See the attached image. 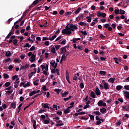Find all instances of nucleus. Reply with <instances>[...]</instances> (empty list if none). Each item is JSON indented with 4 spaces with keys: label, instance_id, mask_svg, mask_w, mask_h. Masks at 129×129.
Wrapping results in <instances>:
<instances>
[{
    "label": "nucleus",
    "instance_id": "45",
    "mask_svg": "<svg viewBox=\"0 0 129 129\" xmlns=\"http://www.w3.org/2000/svg\"><path fill=\"white\" fill-rule=\"evenodd\" d=\"M113 59L115 61L116 64H118L119 63L118 59L117 58V57H114Z\"/></svg>",
    "mask_w": 129,
    "mask_h": 129
},
{
    "label": "nucleus",
    "instance_id": "21",
    "mask_svg": "<svg viewBox=\"0 0 129 129\" xmlns=\"http://www.w3.org/2000/svg\"><path fill=\"white\" fill-rule=\"evenodd\" d=\"M81 11V8H78L77 10L74 12L76 15L79 14V12Z\"/></svg>",
    "mask_w": 129,
    "mask_h": 129
},
{
    "label": "nucleus",
    "instance_id": "62",
    "mask_svg": "<svg viewBox=\"0 0 129 129\" xmlns=\"http://www.w3.org/2000/svg\"><path fill=\"white\" fill-rule=\"evenodd\" d=\"M35 50V46H32L29 49V51H34Z\"/></svg>",
    "mask_w": 129,
    "mask_h": 129
},
{
    "label": "nucleus",
    "instance_id": "64",
    "mask_svg": "<svg viewBox=\"0 0 129 129\" xmlns=\"http://www.w3.org/2000/svg\"><path fill=\"white\" fill-rule=\"evenodd\" d=\"M18 78V76L15 75L12 77V80H15V79H17Z\"/></svg>",
    "mask_w": 129,
    "mask_h": 129
},
{
    "label": "nucleus",
    "instance_id": "27",
    "mask_svg": "<svg viewBox=\"0 0 129 129\" xmlns=\"http://www.w3.org/2000/svg\"><path fill=\"white\" fill-rule=\"evenodd\" d=\"M80 40H81V39L79 38H73V40H72V41L73 42V43H76L77 41H79Z\"/></svg>",
    "mask_w": 129,
    "mask_h": 129
},
{
    "label": "nucleus",
    "instance_id": "8",
    "mask_svg": "<svg viewBox=\"0 0 129 129\" xmlns=\"http://www.w3.org/2000/svg\"><path fill=\"white\" fill-rule=\"evenodd\" d=\"M95 92L96 95H97V96L100 95V94L101 93L100 92V90H99V89L97 87H96V90H95Z\"/></svg>",
    "mask_w": 129,
    "mask_h": 129
},
{
    "label": "nucleus",
    "instance_id": "52",
    "mask_svg": "<svg viewBox=\"0 0 129 129\" xmlns=\"http://www.w3.org/2000/svg\"><path fill=\"white\" fill-rule=\"evenodd\" d=\"M60 47H61V45H57L55 46V48L56 50H59V49H60Z\"/></svg>",
    "mask_w": 129,
    "mask_h": 129
},
{
    "label": "nucleus",
    "instance_id": "18",
    "mask_svg": "<svg viewBox=\"0 0 129 129\" xmlns=\"http://www.w3.org/2000/svg\"><path fill=\"white\" fill-rule=\"evenodd\" d=\"M90 96L91 97H92V98H96V95L95 94V93L94 92L92 91L90 93Z\"/></svg>",
    "mask_w": 129,
    "mask_h": 129
},
{
    "label": "nucleus",
    "instance_id": "25",
    "mask_svg": "<svg viewBox=\"0 0 129 129\" xmlns=\"http://www.w3.org/2000/svg\"><path fill=\"white\" fill-rule=\"evenodd\" d=\"M116 89L118 91L121 90V89H122V86L120 85H118L116 87Z\"/></svg>",
    "mask_w": 129,
    "mask_h": 129
},
{
    "label": "nucleus",
    "instance_id": "29",
    "mask_svg": "<svg viewBox=\"0 0 129 129\" xmlns=\"http://www.w3.org/2000/svg\"><path fill=\"white\" fill-rule=\"evenodd\" d=\"M16 106H17V105L15 103H12L11 104V107H12V108H14V109L16 108Z\"/></svg>",
    "mask_w": 129,
    "mask_h": 129
},
{
    "label": "nucleus",
    "instance_id": "38",
    "mask_svg": "<svg viewBox=\"0 0 129 129\" xmlns=\"http://www.w3.org/2000/svg\"><path fill=\"white\" fill-rule=\"evenodd\" d=\"M22 105H23V103H21L19 105L18 107V113H19L20 111H21V108L22 107Z\"/></svg>",
    "mask_w": 129,
    "mask_h": 129
},
{
    "label": "nucleus",
    "instance_id": "63",
    "mask_svg": "<svg viewBox=\"0 0 129 129\" xmlns=\"http://www.w3.org/2000/svg\"><path fill=\"white\" fill-rule=\"evenodd\" d=\"M64 14V10H61L59 11V15H63Z\"/></svg>",
    "mask_w": 129,
    "mask_h": 129
},
{
    "label": "nucleus",
    "instance_id": "19",
    "mask_svg": "<svg viewBox=\"0 0 129 129\" xmlns=\"http://www.w3.org/2000/svg\"><path fill=\"white\" fill-rule=\"evenodd\" d=\"M31 121L33 123V128L34 129H36L37 128V126H36V120L32 119Z\"/></svg>",
    "mask_w": 129,
    "mask_h": 129
},
{
    "label": "nucleus",
    "instance_id": "60",
    "mask_svg": "<svg viewBox=\"0 0 129 129\" xmlns=\"http://www.w3.org/2000/svg\"><path fill=\"white\" fill-rule=\"evenodd\" d=\"M78 49H79V50H84V48H83V47L81 46L78 45L77 47Z\"/></svg>",
    "mask_w": 129,
    "mask_h": 129
},
{
    "label": "nucleus",
    "instance_id": "26",
    "mask_svg": "<svg viewBox=\"0 0 129 129\" xmlns=\"http://www.w3.org/2000/svg\"><path fill=\"white\" fill-rule=\"evenodd\" d=\"M4 78H5V79H9L10 78V76L7 74H3Z\"/></svg>",
    "mask_w": 129,
    "mask_h": 129
},
{
    "label": "nucleus",
    "instance_id": "40",
    "mask_svg": "<svg viewBox=\"0 0 129 129\" xmlns=\"http://www.w3.org/2000/svg\"><path fill=\"white\" fill-rule=\"evenodd\" d=\"M125 14V11L122 10V9H120V15H124Z\"/></svg>",
    "mask_w": 129,
    "mask_h": 129
},
{
    "label": "nucleus",
    "instance_id": "55",
    "mask_svg": "<svg viewBox=\"0 0 129 129\" xmlns=\"http://www.w3.org/2000/svg\"><path fill=\"white\" fill-rule=\"evenodd\" d=\"M80 88L81 89H83V88H84V84H83V83H80Z\"/></svg>",
    "mask_w": 129,
    "mask_h": 129
},
{
    "label": "nucleus",
    "instance_id": "53",
    "mask_svg": "<svg viewBox=\"0 0 129 129\" xmlns=\"http://www.w3.org/2000/svg\"><path fill=\"white\" fill-rule=\"evenodd\" d=\"M13 68H14V66L13 65H10L8 67L9 70H11V71L13 70Z\"/></svg>",
    "mask_w": 129,
    "mask_h": 129
},
{
    "label": "nucleus",
    "instance_id": "32",
    "mask_svg": "<svg viewBox=\"0 0 129 129\" xmlns=\"http://www.w3.org/2000/svg\"><path fill=\"white\" fill-rule=\"evenodd\" d=\"M24 48H30L31 47V44H29V43H27L26 45L23 46Z\"/></svg>",
    "mask_w": 129,
    "mask_h": 129
},
{
    "label": "nucleus",
    "instance_id": "1",
    "mask_svg": "<svg viewBox=\"0 0 129 129\" xmlns=\"http://www.w3.org/2000/svg\"><path fill=\"white\" fill-rule=\"evenodd\" d=\"M69 24H68L65 29H63L61 31V34L62 35H71L72 34V32L70 31V27H69Z\"/></svg>",
    "mask_w": 129,
    "mask_h": 129
},
{
    "label": "nucleus",
    "instance_id": "43",
    "mask_svg": "<svg viewBox=\"0 0 129 129\" xmlns=\"http://www.w3.org/2000/svg\"><path fill=\"white\" fill-rule=\"evenodd\" d=\"M55 92L57 93V94H59L60 93V92L61 91V90L60 89H55L54 90Z\"/></svg>",
    "mask_w": 129,
    "mask_h": 129
},
{
    "label": "nucleus",
    "instance_id": "16",
    "mask_svg": "<svg viewBox=\"0 0 129 129\" xmlns=\"http://www.w3.org/2000/svg\"><path fill=\"white\" fill-rule=\"evenodd\" d=\"M14 39H16L15 35H13L11 37V39L10 40V41H8V43L9 44H12V43H13V40H14Z\"/></svg>",
    "mask_w": 129,
    "mask_h": 129
},
{
    "label": "nucleus",
    "instance_id": "56",
    "mask_svg": "<svg viewBox=\"0 0 129 129\" xmlns=\"http://www.w3.org/2000/svg\"><path fill=\"white\" fill-rule=\"evenodd\" d=\"M44 111L45 112L46 110H43V109H41L39 110V113H43V112H44Z\"/></svg>",
    "mask_w": 129,
    "mask_h": 129
},
{
    "label": "nucleus",
    "instance_id": "54",
    "mask_svg": "<svg viewBox=\"0 0 129 129\" xmlns=\"http://www.w3.org/2000/svg\"><path fill=\"white\" fill-rule=\"evenodd\" d=\"M94 59L95 60H97V61H100L99 57H98V56H97V55L95 56Z\"/></svg>",
    "mask_w": 129,
    "mask_h": 129
},
{
    "label": "nucleus",
    "instance_id": "22",
    "mask_svg": "<svg viewBox=\"0 0 129 129\" xmlns=\"http://www.w3.org/2000/svg\"><path fill=\"white\" fill-rule=\"evenodd\" d=\"M13 45H14L15 46H17V44H18V39H16L13 40Z\"/></svg>",
    "mask_w": 129,
    "mask_h": 129
},
{
    "label": "nucleus",
    "instance_id": "15",
    "mask_svg": "<svg viewBox=\"0 0 129 129\" xmlns=\"http://www.w3.org/2000/svg\"><path fill=\"white\" fill-rule=\"evenodd\" d=\"M69 94V91L66 92L65 91L63 93H60V94L61 95L62 97H66L67 96V95Z\"/></svg>",
    "mask_w": 129,
    "mask_h": 129
},
{
    "label": "nucleus",
    "instance_id": "30",
    "mask_svg": "<svg viewBox=\"0 0 129 129\" xmlns=\"http://www.w3.org/2000/svg\"><path fill=\"white\" fill-rule=\"evenodd\" d=\"M14 34V33L12 32L11 31L8 34V35L7 36L6 38L7 39H10V37H11V36H12V35Z\"/></svg>",
    "mask_w": 129,
    "mask_h": 129
},
{
    "label": "nucleus",
    "instance_id": "9",
    "mask_svg": "<svg viewBox=\"0 0 129 129\" xmlns=\"http://www.w3.org/2000/svg\"><path fill=\"white\" fill-rule=\"evenodd\" d=\"M110 86L107 83H105L104 84V88L105 90H107V89H109Z\"/></svg>",
    "mask_w": 129,
    "mask_h": 129
},
{
    "label": "nucleus",
    "instance_id": "23",
    "mask_svg": "<svg viewBox=\"0 0 129 129\" xmlns=\"http://www.w3.org/2000/svg\"><path fill=\"white\" fill-rule=\"evenodd\" d=\"M115 80V78H110L109 80H108V82H110V83H114V81Z\"/></svg>",
    "mask_w": 129,
    "mask_h": 129
},
{
    "label": "nucleus",
    "instance_id": "58",
    "mask_svg": "<svg viewBox=\"0 0 129 129\" xmlns=\"http://www.w3.org/2000/svg\"><path fill=\"white\" fill-rule=\"evenodd\" d=\"M11 61V58H8L5 60V63H8V62H10Z\"/></svg>",
    "mask_w": 129,
    "mask_h": 129
},
{
    "label": "nucleus",
    "instance_id": "57",
    "mask_svg": "<svg viewBox=\"0 0 129 129\" xmlns=\"http://www.w3.org/2000/svg\"><path fill=\"white\" fill-rule=\"evenodd\" d=\"M88 107H91L90 105L86 104L84 107V109H86L87 108H88Z\"/></svg>",
    "mask_w": 129,
    "mask_h": 129
},
{
    "label": "nucleus",
    "instance_id": "14",
    "mask_svg": "<svg viewBox=\"0 0 129 129\" xmlns=\"http://www.w3.org/2000/svg\"><path fill=\"white\" fill-rule=\"evenodd\" d=\"M124 96H125V98L127 99H129V92L125 91L124 92Z\"/></svg>",
    "mask_w": 129,
    "mask_h": 129
},
{
    "label": "nucleus",
    "instance_id": "44",
    "mask_svg": "<svg viewBox=\"0 0 129 129\" xmlns=\"http://www.w3.org/2000/svg\"><path fill=\"white\" fill-rule=\"evenodd\" d=\"M81 34H82V35H84L85 36H86L87 35V32L86 31H85L83 32V31H80Z\"/></svg>",
    "mask_w": 129,
    "mask_h": 129
},
{
    "label": "nucleus",
    "instance_id": "4",
    "mask_svg": "<svg viewBox=\"0 0 129 129\" xmlns=\"http://www.w3.org/2000/svg\"><path fill=\"white\" fill-rule=\"evenodd\" d=\"M66 80L68 81L69 84H71V82L69 80V73L68 72V71H67L66 73Z\"/></svg>",
    "mask_w": 129,
    "mask_h": 129
},
{
    "label": "nucleus",
    "instance_id": "42",
    "mask_svg": "<svg viewBox=\"0 0 129 129\" xmlns=\"http://www.w3.org/2000/svg\"><path fill=\"white\" fill-rule=\"evenodd\" d=\"M34 94H36V92L33 91L29 93V96H33Z\"/></svg>",
    "mask_w": 129,
    "mask_h": 129
},
{
    "label": "nucleus",
    "instance_id": "7",
    "mask_svg": "<svg viewBox=\"0 0 129 129\" xmlns=\"http://www.w3.org/2000/svg\"><path fill=\"white\" fill-rule=\"evenodd\" d=\"M30 61L33 63L35 60H36V55L34 54H33L32 56L30 57Z\"/></svg>",
    "mask_w": 129,
    "mask_h": 129
},
{
    "label": "nucleus",
    "instance_id": "47",
    "mask_svg": "<svg viewBox=\"0 0 129 129\" xmlns=\"http://www.w3.org/2000/svg\"><path fill=\"white\" fill-rule=\"evenodd\" d=\"M30 85H31L30 84V83L27 82V84H26L25 85H23V87H24L25 88H26V87H28L30 86Z\"/></svg>",
    "mask_w": 129,
    "mask_h": 129
},
{
    "label": "nucleus",
    "instance_id": "24",
    "mask_svg": "<svg viewBox=\"0 0 129 129\" xmlns=\"http://www.w3.org/2000/svg\"><path fill=\"white\" fill-rule=\"evenodd\" d=\"M6 57H11V56H12V53L10 51H8L6 52Z\"/></svg>",
    "mask_w": 129,
    "mask_h": 129
},
{
    "label": "nucleus",
    "instance_id": "5",
    "mask_svg": "<svg viewBox=\"0 0 129 129\" xmlns=\"http://www.w3.org/2000/svg\"><path fill=\"white\" fill-rule=\"evenodd\" d=\"M39 3V0H35L33 2V4L32 5H31L30 6H29V9H32V8L34 7V5L35 6H36V5H37V4Z\"/></svg>",
    "mask_w": 129,
    "mask_h": 129
},
{
    "label": "nucleus",
    "instance_id": "61",
    "mask_svg": "<svg viewBox=\"0 0 129 129\" xmlns=\"http://www.w3.org/2000/svg\"><path fill=\"white\" fill-rule=\"evenodd\" d=\"M102 14L101 12H99L97 13V17H100L102 16Z\"/></svg>",
    "mask_w": 129,
    "mask_h": 129
},
{
    "label": "nucleus",
    "instance_id": "6",
    "mask_svg": "<svg viewBox=\"0 0 129 129\" xmlns=\"http://www.w3.org/2000/svg\"><path fill=\"white\" fill-rule=\"evenodd\" d=\"M60 53H61L62 54H65V53L67 52V49L65 47H62L60 48Z\"/></svg>",
    "mask_w": 129,
    "mask_h": 129
},
{
    "label": "nucleus",
    "instance_id": "37",
    "mask_svg": "<svg viewBox=\"0 0 129 129\" xmlns=\"http://www.w3.org/2000/svg\"><path fill=\"white\" fill-rule=\"evenodd\" d=\"M78 24L80 25V26H86V25H87V24H86V23H84L83 22H81Z\"/></svg>",
    "mask_w": 129,
    "mask_h": 129
},
{
    "label": "nucleus",
    "instance_id": "17",
    "mask_svg": "<svg viewBox=\"0 0 129 129\" xmlns=\"http://www.w3.org/2000/svg\"><path fill=\"white\" fill-rule=\"evenodd\" d=\"M42 105V108H47V107H48V105H49V104H48L47 103H42L41 104Z\"/></svg>",
    "mask_w": 129,
    "mask_h": 129
},
{
    "label": "nucleus",
    "instance_id": "10",
    "mask_svg": "<svg viewBox=\"0 0 129 129\" xmlns=\"http://www.w3.org/2000/svg\"><path fill=\"white\" fill-rule=\"evenodd\" d=\"M53 119H55V121H56V122H57V123H62V120H59V119H60V118L59 117H54Z\"/></svg>",
    "mask_w": 129,
    "mask_h": 129
},
{
    "label": "nucleus",
    "instance_id": "59",
    "mask_svg": "<svg viewBox=\"0 0 129 129\" xmlns=\"http://www.w3.org/2000/svg\"><path fill=\"white\" fill-rule=\"evenodd\" d=\"M124 89H125L126 90H129V85H125L124 86Z\"/></svg>",
    "mask_w": 129,
    "mask_h": 129
},
{
    "label": "nucleus",
    "instance_id": "33",
    "mask_svg": "<svg viewBox=\"0 0 129 129\" xmlns=\"http://www.w3.org/2000/svg\"><path fill=\"white\" fill-rule=\"evenodd\" d=\"M51 53H53V54H57V53H56V49H55V47H52L51 48Z\"/></svg>",
    "mask_w": 129,
    "mask_h": 129
},
{
    "label": "nucleus",
    "instance_id": "48",
    "mask_svg": "<svg viewBox=\"0 0 129 129\" xmlns=\"http://www.w3.org/2000/svg\"><path fill=\"white\" fill-rule=\"evenodd\" d=\"M89 116L90 117L91 120H94V116L93 115L89 114Z\"/></svg>",
    "mask_w": 129,
    "mask_h": 129
},
{
    "label": "nucleus",
    "instance_id": "28",
    "mask_svg": "<svg viewBox=\"0 0 129 129\" xmlns=\"http://www.w3.org/2000/svg\"><path fill=\"white\" fill-rule=\"evenodd\" d=\"M33 84L35 86H38V85H39V80H36L35 82H34Z\"/></svg>",
    "mask_w": 129,
    "mask_h": 129
},
{
    "label": "nucleus",
    "instance_id": "39",
    "mask_svg": "<svg viewBox=\"0 0 129 129\" xmlns=\"http://www.w3.org/2000/svg\"><path fill=\"white\" fill-rule=\"evenodd\" d=\"M99 73L100 75H105V74H106V72L103 71H100Z\"/></svg>",
    "mask_w": 129,
    "mask_h": 129
},
{
    "label": "nucleus",
    "instance_id": "51",
    "mask_svg": "<svg viewBox=\"0 0 129 129\" xmlns=\"http://www.w3.org/2000/svg\"><path fill=\"white\" fill-rule=\"evenodd\" d=\"M61 59H62L63 61H65L66 60V56H65V54H63L61 56Z\"/></svg>",
    "mask_w": 129,
    "mask_h": 129
},
{
    "label": "nucleus",
    "instance_id": "13",
    "mask_svg": "<svg viewBox=\"0 0 129 129\" xmlns=\"http://www.w3.org/2000/svg\"><path fill=\"white\" fill-rule=\"evenodd\" d=\"M86 114V113H85L84 111H82L79 113H75L74 114V115H75V116H78V115H82V114Z\"/></svg>",
    "mask_w": 129,
    "mask_h": 129
},
{
    "label": "nucleus",
    "instance_id": "50",
    "mask_svg": "<svg viewBox=\"0 0 129 129\" xmlns=\"http://www.w3.org/2000/svg\"><path fill=\"white\" fill-rule=\"evenodd\" d=\"M99 38H100L101 39H105L106 37L105 36L103 35V34H100Z\"/></svg>",
    "mask_w": 129,
    "mask_h": 129
},
{
    "label": "nucleus",
    "instance_id": "31",
    "mask_svg": "<svg viewBox=\"0 0 129 129\" xmlns=\"http://www.w3.org/2000/svg\"><path fill=\"white\" fill-rule=\"evenodd\" d=\"M72 98V96H69V97L68 98H64L63 100L64 101H68V100H69V99H71Z\"/></svg>",
    "mask_w": 129,
    "mask_h": 129
},
{
    "label": "nucleus",
    "instance_id": "2",
    "mask_svg": "<svg viewBox=\"0 0 129 129\" xmlns=\"http://www.w3.org/2000/svg\"><path fill=\"white\" fill-rule=\"evenodd\" d=\"M75 30H78V27L74 24H70V32H74Z\"/></svg>",
    "mask_w": 129,
    "mask_h": 129
},
{
    "label": "nucleus",
    "instance_id": "20",
    "mask_svg": "<svg viewBox=\"0 0 129 129\" xmlns=\"http://www.w3.org/2000/svg\"><path fill=\"white\" fill-rule=\"evenodd\" d=\"M106 109L105 108H103L101 109H100V112H101V113H102L103 114V113H104V112H106Z\"/></svg>",
    "mask_w": 129,
    "mask_h": 129
},
{
    "label": "nucleus",
    "instance_id": "35",
    "mask_svg": "<svg viewBox=\"0 0 129 129\" xmlns=\"http://www.w3.org/2000/svg\"><path fill=\"white\" fill-rule=\"evenodd\" d=\"M93 113L94 114H96V115H101V113H100L99 111H94Z\"/></svg>",
    "mask_w": 129,
    "mask_h": 129
},
{
    "label": "nucleus",
    "instance_id": "34",
    "mask_svg": "<svg viewBox=\"0 0 129 129\" xmlns=\"http://www.w3.org/2000/svg\"><path fill=\"white\" fill-rule=\"evenodd\" d=\"M109 24L107 23L105 24H104L103 27H104L105 28V29H108V28L109 27Z\"/></svg>",
    "mask_w": 129,
    "mask_h": 129
},
{
    "label": "nucleus",
    "instance_id": "3",
    "mask_svg": "<svg viewBox=\"0 0 129 129\" xmlns=\"http://www.w3.org/2000/svg\"><path fill=\"white\" fill-rule=\"evenodd\" d=\"M98 105L99 106H106V103L104 102L102 100H101L98 102Z\"/></svg>",
    "mask_w": 129,
    "mask_h": 129
},
{
    "label": "nucleus",
    "instance_id": "49",
    "mask_svg": "<svg viewBox=\"0 0 129 129\" xmlns=\"http://www.w3.org/2000/svg\"><path fill=\"white\" fill-rule=\"evenodd\" d=\"M4 85L6 87H9L11 85V83L10 82H6Z\"/></svg>",
    "mask_w": 129,
    "mask_h": 129
},
{
    "label": "nucleus",
    "instance_id": "41",
    "mask_svg": "<svg viewBox=\"0 0 129 129\" xmlns=\"http://www.w3.org/2000/svg\"><path fill=\"white\" fill-rule=\"evenodd\" d=\"M56 37L57 36L56 35V34H55L52 37V38L49 37L50 41H53V40H54L55 38H56Z\"/></svg>",
    "mask_w": 129,
    "mask_h": 129
},
{
    "label": "nucleus",
    "instance_id": "12",
    "mask_svg": "<svg viewBox=\"0 0 129 129\" xmlns=\"http://www.w3.org/2000/svg\"><path fill=\"white\" fill-rule=\"evenodd\" d=\"M122 108L126 111H129V104L126 105L125 106H122Z\"/></svg>",
    "mask_w": 129,
    "mask_h": 129
},
{
    "label": "nucleus",
    "instance_id": "36",
    "mask_svg": "<svg viewBox=\"0 0 129 129\" xmlns=\"http://www.w3.org/2000/svg\"><path fill=\"white\" fill-rule=\"evenodd\" d=\"M69 112H70V110L68 108L64 111V113H65V114H67V113H69Z\"/></svg>",
    "mask_w": 129,
    "mask_h": 129
},
{
    "label": "nucleus",
    "instance_id": "46",
    "mask_svg": "<svg viewBox=\"0 0 129 129\" xmlns=\"http://www.w3.org/2000/svg\"><path fill=\"white\" fill-rule=\"evenodd\" d=\"M114 13H115V15H118L119 14H120L119 10L115 9L114 11Z\"/></svg>",
    "mask_w": 129,
    "mask_h": 129
},
{
    "label": "nucleus",
    "instance_id": "11",
    "mask_svg": "<svg viewBox=\"0 0 129 129\" xmlns=\"http://www.w3.org/2000/svg\"><path fill=\"white\" fill-rule=\"evenodd\" d=\"M14 91L13 90V89L10 90V91H6V93H5V95H6V96H10L11 95V94H12V93H13V92Z\"/></svg>",
    "mask_w": 129,
    "mask_h": 129
}]
</instances>
